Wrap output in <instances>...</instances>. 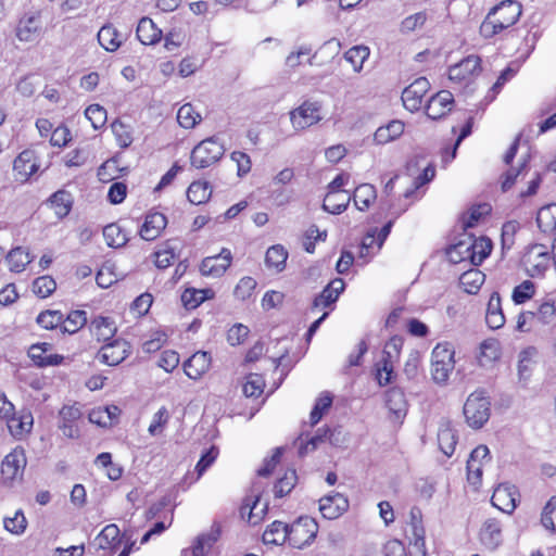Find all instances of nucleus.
<instances>
[{
  "instance_id": "nucleus-35",
  "label": "nucleus",
  "mask_w": 556,
  "mask_h": 556,
  "mask_svg": "<svg viewBox=\"0 0 556 556\" xmlns=\"http://www.w3.org/2000/svg\"><path fill=\"white\" fill-rule=\"evenodd\" d=\"M536 224L544 233H553L556 230V203L547 204L538 211Z\"/></svg>"
},
{
  "instance_id": "nucleus-34",
  "label": "nucleus",
  "mask_w": 556,
  "mask_h": 556,
  "mask_svg": "<svg viewBox=\"0 0 556 556\" xmlns=\"http://www.w3.org/2000/svg\"><path fill=\"white\" fill-rule=\"evenodd\" d=\"M492 242L490 239L480 237L473 239L470 237V264L480 265L491 253Z\"/></svg>"
},
{
  "instance_id": "nucleus-46",
  "label": "nucleus",
  "mask_w": 556,
  "mask_h": 556,
  "mask_svg": "<svg viewBox=\"0 0 556 556\" xmlns=\"http://www.w3.org/2000/svg\"><path fill=\"white\" fill-rule=\"evenodd\" d=\"M447 257L450 262L457 264L464 261L470 262V237L458 241L448 248Z\"/></svg>"
},
{
  "instance_id": "nucleus-30",
  "label": "nucleus",
  "mask_w": 556,
  "mask_h": 556,
  "mask_svg": "<svg viewBox=\"0 0 556 556\" xmlns=\"http://www.w3.org/2000/svg\"><path fill=\"white\" fill-rule=\"evenodd\" d=\"M33 260L34 256L30 255L28 249L23 247L13 248L5 256L9 269L13 273L24 271L26 266L30 264Z\"/></svg>"
},
{
  "instance_id": "nucleus-4",
  "label": "nucleus",
  "mask_w": 556,
  "mask_h": 556,
  "mask_svg": "<svg viewBox=\"0 0 556 556\" xmlns=\"http://www.w3.org/2000/svg\"><path fill=\"white\" fill-rule=\"evenodd\" d=\"M318 532L317 522L311 517H300L296 521L289 526L290 546L303 548L309 545L316 538Z\"/></svg>"
},
{
  "instance_id": "nucleus-29",
  "label": "nucleus",
  "mask_w": 556,
  "mask_h": 556,
  "mask_svg": "<svg viewBox=\"0 0 556 556\" xmlns=\"http://www.w3.org/2000/svg\"><path fill=\"white\" fill-rule=\"evenodd\" d=\"M438 443L440 450L446 455L451 456L457 444V437L452 425L447 420H443L440 424L438 431Z\"/></svg>"
},
{
  "instance_id": "nucleus-32",
  "label": "nucleus",
  "mask_w": 556,
  "mask_h": 556,
  "mask_svg": "<svg viewBox=\"0 0 556 556\" xmlns=\"http://www.w3.org/2000/svg\"><path fill=\"white\" fill-rule=\"evenodd\" d=\"M289 540V526L282 521L271 522L263 533L265 544L281 545Z\"/></svg>"
},
{
  "instance_id": "nucleus-19",
  "label": "nucleus",
  "mask_w": 556,
  "mask_h": 556,
  "mask_svg": "<svg viewBox=\"0 0 556 556\" xmlns=\"http://www.w3.org/2000/svg\"><path fill=\"white\" fill-rule=\"evenodd\" d=\"M25 466V452L23 448L16 447L4 457L1 472L5 479L13 480L23 472Z\"/></svg>"
},
{
  "instance_id": "nucleus-22",
  "label": "nucleus",
  "mask_w": 556,
  "mask_h": 556,
  "mask_svg": "<svg viewBox=\"0 0 556 556\" xmlns=\"http://www.w3.org/2000/svg\"><path fill=\"white\" fill-rule=\"evenodd\" d=\"M51 345L48 343L33 344L29 348L28 355L40 367L55 366L62 363L63 356L48 353Z\"/></svg>"
},
{
  "instance_id": "nucleus-45",
  "label": "nucleus",
  "mask_w": 556,
  "mask_h": 556,
  "mask_svg": "<svg viewBox=\"0 0 556 556\" xmlns=\"http://www.w3.org/2000/svg\"><path fill=\"white\" fill-rule=\"evenodd\" d=\"M87 324L85 311H72L66 318L63 317L62 332L74 334Z\"/></svg>"
},
{
  "instance_id": "nucleus-57",
  "label": "nucleus",
  "mask_w": 556,
  "mask_h": 556,
  "mask_svg": "<svg viewBox=\"0 0 556 556\" xmlns=\"http://www.w3.org/2000/svg\"><path fill=\"white\" fill-rule=\"evenodd\" d=\"M56 283L50 276H41L34 280L33 291L40 298H47L55 290Z\"/></svg>"
},
{
  "instance_id": "nucleus-60",
  "label": "nucleus",
  "mask_w": 556,
  "mask_h": 556,
  "mask_svg": "<svg viewBox=\"0 0 556 556\" xmlns=\"http://www.w3.org/2000/svg\"><path fill=\"white\" fill-rule=\"evenodd\" d=\"M534 294V283L530 280H525L513 290L511 299L516 304H522Z\"/></svg>"
},
{
  "instance_id": "nucleus-9",
  "label": "nucleus",
  "mask_w": 556,
  "mask_h": 556,
  "mask_svg": "<svg viewBox=\"0 0 556 556\" xmlns=\"http://www.w3.org/2000/svg\"><path fill=\"white\" fill-rule=\"evenodd\" d=\"M130 353V345L124 339L105 343L98 352V359L109 366L121 364Z\"/></svg>"
},
{
  "instance_id": "nucleus-20",
  "label": "nucleus",
  "mask_w": 556,
  "mask_h": 556,
  "mask_svg": "<svg viewBox=\"0 0 556 556\" xmlns=\"http://www.w3.org/2000/svg\"><path fill=\"white\" fill-rule=\"evenodd\" d=\"M167 225V218L159 212L149 213L140 228L139 235L146 241H152L160 237Z\"/></svg>"
},
{
  "instance_id": "nucleus-44",
  "label": "nucleus",
  "mask_w": 556,
  "mask_h": 556,
  "mask_svg": "<svg viewBox=\"0 0 556 556\" xmlns=\"http://www.w3.org/2000/svg\"><path fill=\"white\" fill-rule=\"evenodd\" d=\"M287 258L288 252L286 249L280 244H276L267 250L265 264L268 268H275L277 271H281L286 266Z\"/></svg>"
},
{
  "instance_id": "nucleus-16",
  "label": "nucleus",
  "mask_w": 556,
  "mask_h": 556,
  "mask_svg": "<svg viewBox=\"0 0 556 556\" xmlns=\"http://www.w3.org/2000/svg\"><path fill=\"white\" fill-rule=\"evenodd\" d=\"M349 508L348 498L341 493H334L324 496L319 500V510L321 515L329 519H337Z\"/></svg>"
},
{
  "instance_id": "nucleus-54",
  "label": "nucleus",
  "mask_w": 556,
  "mask_h": 556,
  "mask_svg": "<svg viewBox=\"0 0 556 556\" xmlns=\"http://www.w3.org/2000/svg\"><path fill=\"white\" fill-rule=\"evenodd\" d=\"M265 381L258 374H251L248 376L245 383L242 387L243 394L247 397L260 396L263 393Z\"/></svg>"
},
{
  "instance_id": "nucleus-39",
  "label": "nucleus",
  "mask_w": 556,
  "mask_h": 556,
  "mask_svg": "<svg viewBox=\"0 0 556 556\" xmlns=\"http://www.w3.org/2000/svg\"><path fill=\"white\" fill-rule=\"evenodd\" d=\"M219 529H212L208 533L199 535L192 546L193 556H206L219 538Z\"/></svg>"
},
{
  "instance_id": "nucleus-42",
  "label": "nucleus",
  "mask_w": 556,
  "mask_h": 556,
  "mask_svg": "<svg viewBox=\"0 0 556 556\" xmlns=\"http://www.w3.org/2000/svg\"><path fill=\"white\" fill-rule=\"evenodd\" d=\"M212 195V187L207 181H193L188 190L187 197L192 204L205 203Z\"/></svg>"
},
{
  "instance_id": "nucleus-63",
  "label": "nucleus",
  "mask_w": 556,
  "mask_h": 556,
  "mask_svg": "<svg viewBox=\"0 0 556 556\" xmlns=\"http://www.w3.org/2000/svg\"><path fill=\"white\" fill-rule=\"evenodd\" d=\"M455 351L447 343H439L434 346L431 354V362H447L451 365L454 359Z\"/></svg>"
},
{
  "instance_id": "nucleus-14",
  "label": "nucleus",
  "mask_w": 556,
  "mask_h": 556,
  "mask_svg": "<svg viewBox=\"0 0 556 556\" xmlns=\"http://www.w3.org/2000/svg\"><path fill=\"white\" fill-rule=\"evenodd\" d=\"M345 282L341 278L331 280L324 290L314 299L312 311L318 308L332 309L333 304L338 301L340 294L344 291Z\"/></svg>"
},
{
  "instance_id": "nucleus-1",
  "label": "nucleus",
  "mask_w": 556,
  "mask_h": 556,
  "mask_svg": "<svg viewBox=\"0 0 556 556\" xmlns=\"http://www.w3.org/2000/svg\"><path fill=\"white\" fill-rule=\"evenodd\" d=\"M521 4L517 1L505 0L494 7L480 25V34L492 38L502 30L513 26L521 15Z\"/></svg>"
},
{
  "instance_id": "nucleus-11",
  "label": "nucleus",
  "mask_w": 556,
  "mask_h": 556,
  "mask_svg": "<svg viewBox=\"0 0 556 556\" xmlns=\"http://www.w3.org/2000/svg\"><path fill=\"white\" fill-rule=\"evenodd\" d=\"M430 84L426 77L415 79L402 92L403 105L410 112H416L420 109L422 98L429 90Z\"/></svg>"
},
{
  "instance_id": "nucleus-61",
  "label": "nucleus",
  "mask_w": 556,
  "mask_h": 556,
  "mask_svg": "<svg viewBox=\"0 0 556 556\" xmlns=\"http://www.w3.org/2000/svg\"><path fill=\"white\" fill-rule=\"evenodd\" d=\"M111 128L121 148H127L131 144L132 137L125 124L119 121H114L111 125Z\"/></svg>"
},
{
  "instance_id": "nucleus-5",
  "label": "nucleus",
  "mask_w": 556,
  "mask_h": 556,
  "mask_svg": "<svg viewBox=\"0 0 556 556\" xmlns=\"http://www.w3.org/2000/svg\"><path fill=\"white\" fill-rule=\"evenodd\" d=\"M403 346V338L393 336L384 345L383 357L381 361L382 367L378 368L379 384L386 386L391 381V374L393 371V364L399 359Z\"/></svg>"
},
{
  "instance_id": "nucleus-25",
  "label": "nucleus",
  "mask_w": 556,
  "mask_h": 556,
  "mask_svg": "<svg viewBox=\"0 0 556 556\" xmlns=\"http://www.w3.org/2000/svg\"><path fill=\"white\" fill-rule=\"evenodd\" d=\"M179 242L176 239H169L163 242L157 251L154 252L155 266L160 269L169 267L174 260L178 257Z\"/></svg>"
},
{
  "instance_id": "nucleus-56",
  "label": "nucleus",
  "mask_w": 556,
  "mask_h": 556,
  "mask_svg": "<svg viewBox=\"0 0 556 556\" xmlns=\"http://www.w3.org/2000/svg\"><path fill=\"white\" fill-rule=\"evenodd\" d=\"M85 116L94 129L102 128L106 123V110L99 104H91L85 110Z\"/></svg>"
},
{
  "instance_id": "nucleus-17",
  "label": "nucleus",
  "mask_w": 556,
  "mask_h": 556,
  "mask_svg": "<svg viewBox=\"0 0 556 556\" xmlns=\"http://www.w3.org/2000/svg\"><path fill=\"white\" fill-rule=\"evenodd\" d=\"M481 71V59L478 55H468L448 71L451 80L462 81L479 74Z\"/></svg>"
},
{
  "instance_id": "nucleus-10",
  "label": "nucleus",
  "mask_w": 556,
  "mask_h": 556,
  "mask_svg": "<svg viewBox=\"0 0 556 556\" xmlns=\"http://www.w3.org/2000/svg\"><path fill=\"white\" fill-rule=\"evenodd\" d=\"M519 498L518 489L514 484H498L491 497L492 505L503 513L511 514L517 507Z\"/></svg>"
},
{
  "instance_id": "nucleus-24",
  "label": "nucleus",
  "mask_w": 556,
  "mask_h": 556,
  "mask_svg": "<svg viewBox=\"0 0 556 556\" xmlns=\"http://www.w3.org/2000/svg\"><path fill=\"white\" fill-rule=\"evenodd\" d=\"M480 540L489 549H495L502 543L500 521L494 518L485 520L480 531Z\"/></svg>"
},
{
  "instance_id": "nucleus-7",
  "label": "nucleus",
  "mask_w": 556,
  "mask_h": 556,
  "mask_svg": "<svg viewBox=\"0 0 556 556\" xmlns=\"http://www.w3.org/2000/svg\"><path fill=\"white\" fill-rule=\"evenodd\" d=\"M42 33V20L39 12L23 15L15 28V36L22 42H35Z\"/></svg>"
},
{
  "instance_id": "nucleus-59",
  "label": "nucleus",
  "mask_w": 556,
  "mask_h": 556,
  "mask_svg": "<svg viewBox=\"0 0 556 556\" xmlns=\"http://www.w3.org/2000/svg\"><path fill=\"white\" fill-rule=\"evenodd\" d=\"M455 367V362H452L451 365L445 364V362H431V376L432 379L437 383H445L450 377V374L453 371Z\"/></svg>"
},
{
  "instance_id": "nucleus-43",
  "label": "nucleus",
  "mask_w": 556,
  "mask_h": 556,
  "mask_svg": "<svg viewBox=\"0 0 556 556\" xmlns=\"http://www.w3.org/2000/svg\"><path fill=\"white\" fill-rule=\"evenodd\" d=\"M119 529L116 525H108L96 538L99 548L114 549L119 544Z\"/></svg>"
},
{
  "instance_id": "nucleus-26",
  "label": "nucleus",
  "mask_w": 556,
  "mask_h": 556,
  "mask_svg": "<svg viewBox=\"0 0 556 556\" xmlns=\"http://www.w3.org/2000/svg\"><path fill=\"white\" fill-rule=\"evenodd\" d=\"M90 331L98 341L106 342L114 338L117 328L111 318L98 316L91 320Z\"/></svg>"
},
{
  "instance_id": "nucleus-12",
  "label": "nucleus",
  "mask_w": 556,
  "mask_h": 556,
  "mask_svg": "<svg viewBox=\"0 0 556 556\" xmlns=\"http://www.w3.org/2000/svg\"><path fill=\"white\" fill-rule=\"evenodd\" d=\"M232 255L229 249L223 248L220 253L213 256L205 257L201 265L200 271L203 276L220 277L230 266Z\"/></svg>"
},
{
  "instance_id": "nucleus-27",
  "label": "nucleus",
  "mask_w": 556,
  "mask_h": 556,
  "mask_svg": "<svg viewBox=\"0 0 556 556\" xmlns=\"http://www.w3.org/2000/svg\"><path fill=\"white\" fill-rule=\"evenodd\" d=\"M137 38L143 45H154L162 38V30L149 17H142L137 26Z\"/></svg>"
},
{
  "instance_id": "nucleus-21",
  "label": "nucleus",
  "mask_w": 556,
  "mask_h": 556,
  "mask_svg": "<svg viewBox=\"0 0 556 556\" xmlns=\"http://www.w3.org/2000/svg\"><path fill=\"white\" fill-rule=\"evenodd\" d=\"M211 366V356L206 352L199 351L194 353L184 364V370L190 379H199Z\"/></svg>"
},
{
  "instance_id": "nucleus-62",
  "label": "nucleus",
  "mask_w": 556,
  "mask_h": 556,
  "mask_svg": "<svg viewBox=\"0 0 556 556\" xmlns=\"http://www.w3.org/2000/svg\"><path fill=\"white\" fill-rule=\"evenodd\" d=\"M169 414L166 407L162 406L154 415L152 422L149 426V433L151 435L161 434L165 425L168 422Z\"/></svg>"
},
{
  "instance_id": "nucleus-37",
  "label": "nucleus",
  "mask_w": 556,
  "mask_h": 556,
  "mask_svg": "<svg viewBox=\"0 0 556 556\" xmlns=\"http://www.w3.org/2000/svg\"><path fill=\"white\" fill-rule=\"evenodd\" d=\"M403 131L404 124L401 121H392L387 126H381L376 130L374 140L378 144H386L399 138Z\"/></svg>"
},
{
  "instance_id": "nucleus-53",
  "label": "nucleus",
  "mask_w": 556,
  "mask_h": 556,
  "mask_svg": "<svg viewBox=\"0 0 556 556\" xmlns=\"http://www.w3.org/2000/svg\"><path fill=\"white\" fill-rule=\"evenodd\" d=\"M555 317V302L552 299H543L534 312V318H538L542 324H551Z\"/></svg>"
},
{
  "instance_id": "nucleus-64",
  "label": "nucleus",
  "mask_w": 556,
  "mask_h": 556,
  "mask_svg": "<svg viewBox=\"0 0 556 556\" xmlns=\"http://www.w3.org/2000/svg\"><path fill=\"white\" fill-rule=\"evenodd\" d=\"M256 287V281L252 277H243L235 288L233 294L237 299L244 301L249 299Z\"/></svg>"
},
{
  "instance_id": "nucleus-33",
  "label": "nucleus",
  "mask_w": 556,
  "mask_h": 556,
  "mask_svg": "<svg viewBox=\"0 0 556 556\" xmlns=\"http://www.w3.org/2000/svg\"><path fill=\"white\" fill-rule=\"evenodd\" d=\"M33 422L34 418L29 412L22 413L18 416L14 413L7 419L8 428L15 438H22L24 434L30 432Z\"/></svg>"
},
{
  "instance_id": "nucleus-13",
  "label": "nucleus",
  "mask_w": 556,
  "mask_h": 556,
  "mask_svg": "<svg viewBox=\"0 0 556 556\" xmlns=\"http://www.w3.org/2000/svg\"><path fill=\"white\" fill-rule=\"evenodd\" d=\"M350 176L348 174H339L329 184V192L324 199L323 208L331 214H341L348 207L351 200L350 195H345V200L341 204H331V202L341 195L340 188L345 186L349 181Z\"/></svg>"
},
{
  "instance_id": "nucleus-18",
  "label": "nucleus",
  "mask_w": 556,
  "mask_h": 556,
  "mask_svg": "<svg viewBox=\"0 0 556 556\" xmlns=\"http://www.w3.org/2000/svg\"><path fill=\"white\" fill-rule=\"evenodd\" d=\"M38 164L36 162L35 152L33 150H24L21 152L13 162V170L15 179L25 182L28 178L36 173Z\"/></svg>"
},
{
  "instance_id": "nucleus-47",
  "label": "nucleus",
  "mask_w": 556,
  "mask_h": 556,
  "mask_svg": "<svg viewBox=\"0 0 556 556\" xmlns=\"http://www.w3.org/2000/svg\"><path fill=\"white\" fill-rule=\"evenodd\" d=\"M460 283L467 293H476L484 282V274L479 269L465 271L460 278Z\"/></svg>"
},
{
  "instance_id": "nucleus-36",
  "label": "nucleus",
  "mask_w": 556,
  "mask_h": 556,
  "mask_svg": "<svg viewBox=\"0 0 556 556\" xmlns=\"http://www.w3.org/2000/svg\"><path fill=\"white\" fill-rule=\"evenodd\" d=\"M49 202L51 207L54 210L55 215L59 218H63L67 216L72 210L73 197L68 191L62 189L54 192L50 197Z\"/></svg>"
},
{
  "instance_id": "nucleus-31",
  "label": "nucleus",
  "mask_w": 556,
  "mask_h": 556,
  "mask_svg": "<svg viewBox=\"0 0 556 556\" xmlns=\"http://www.w3.org/2000/svg\"><path fill=\"white\" fill-rule=\"evenodd\" d=\"M501 356L500 341L494 338H489L482 341L479 345V353L477 355L480 366H488L497 361Z\"/></svg>"
},
{
  "instance_id": "nucleus-52",
  "label": "nucleus",
  "mask_w": 556,
  "mask_h": 556,
  "mask_svg": "<svg viewBox=\"0 0 556 556\" xmlns=\"http://www.w3.org/2000/svg\"><path fill=\"white\" fill-rule=\"evenodd\" d=\"M208 293H212L211 290H197V289H186L181 294V302L186 308H195L198 307L205 299H207Z\"/></svg>"
},
{
  "instance_id": "nucleus-8",
  "label": "nucleus",
  "mask_w": 556,
  "mask_h": 556,
  "mask_svg": "<svg viewBox=\"0 0 556 556\" xmlns=\"http://www.w3.org/2000/svg\"><path fill=\"white\" fill-rule=\"evenodd\" d=\"M527 271L531 277L543 276L551 266V256L543 244H534L525 254Z\"/></svg>"
},
{
  "instance_id": "nucleus-58",
  "label": "nucleus",
  "mask_w": 556,
  "mask_h": 556,
  "mask_svg": "<svg viewBox=\"0 0 556 556\" xmlns=\"http://www.w3.org/2000/svg\"><path fill=\"white\" fill-rule=\"evenodd\" d=\"M4 528L13 534H22L27 527V520L22 510H16L13 517L4 518Z\"/></svg>"
},
{
  "instance_id": "nucleus-38",
  "label": "nucleus",
  "mask_w": 556,
  "mask_h": 556,
  "mask_svg": "<svg viewBox=\"0 0 556 556\" xmlns=\"http://www.w3.org/2000/svg\"><path fill=\"white\" fill-rule=\"evenodd\" d=\"M386 404L391 413L397 418L406 414L407 403L403 391L399 388H391L387 392Z\"/></svg>"
},
{
  "instance_id": "nucleus-50",
  "label": "nucleus",
  "mask_w": 556,
  "mask_h": 556,
  "mask_svg": "<svg viewBox=\"0 0 556 556\" xmlns=\"http://www.w3.org/2000/svg\"><path fill=\"white\" fill-rule=\"evenodd\" d=\"M201 121V115L195 112L190 103L181 105L177 112V122L186 129L193 128Z\"/></svg>"
},
{
  "instance_id": "nucleus-6",
  "label": "nucleus",
  "mask_w": 556,
  "mask_h": 556,
  "mask_svg": "<svg viewBox=\"0 0 556 556\" xmlns=\"http://www.w3.org/2000/svg\"><path fill=\"white\" fill-rule=\"evenodd\" d=\"M321 105L318 102L304 101L299 108L290 112V121L295 130H303L320 119Z\"/></svg>"
},
{
  "instance_id": "nucleus-15",
  "label": "nucleus",
  "mask_w": 556,
  "mask_h": 556,
  "mask_svg": "<svg viewBox=\"0 0 556 556\" xmlns=\"http://www.w3.org/2000/svg\"><path fill=\"white\" fill-rule=\"evenodd\" d=\"M454 97L448 90H441L432 96L427 105L426 114L431 119H439L452 111Z\"/></svg>"
},
{
  "instance_id": "nucleus-49",
  "label": "nucleus",
  "mask_w": 556,
  "mask_h": 556,
  "mask_svg": "<svg viewBox=\"0 0 556 556\" xmlns=\"http://www.w3.org/2000/svg\"><path fill=\"white\" fill-rule=\"evenodd\" d=\"M298 476L294 469H289L285 472L283 477L279 478L274 485V493L276 497H283L289 494L295 486Z\"/></svg>"
},
{
  "instance_id": "nucleus-28",
  "label": "nucleus",
  "mask_w": 556,
  "mask_h": 556,
  "mask_svg": "<svg viewBox=\"0 0 556 556\" xmlns=\"http://www.w3.org/2000/svg\"><path fill=\"white\" fill-rule=\"evenodd\" d=\"M97 37L100 46L109 52L116 51L124 40V36L111 24L102 26Z\"/></svg>"
},
{
  "instance_id": "nucleus-40",
  "label": "nucleus",
  "mask_w": 556,
  "mask_h": 556,
  "mask_svg": "<svg viewBox=\"0 0 556 556\" xmlns=\"http://www.w3.org/2000/svg\"><path fill=\"white\" fill-rule=\"evenodd\" d=\"M103 237L106 244L115 249L124 247L128 241L126 231L116 223L103 228Z\"/></svg>"
},
{
  "instance_id": "nucleus-55",
  "label": "nucleus",
  "mask_w": 556,
  "mask_h": 556,
  "mask_svg": "<svg viewBox=\"0 0 556 556\" xmlns=\"http://www.w3.org/2000/svg\"><path fill=\"white\" fill-rule=\"evenodd\" d=\"M37 323L45 329H62L63 314L60 311H46L38 315Z\"/></svg>"
},
{
  "instance_id": "nucleus-3",
  "label": "nucleus",
  "mask_w": 556,
  "mask_h": 556,
  "mask_svg": "<svg viewBox=\"0 0 556 556\" xmlns=\"http://www.w3.org/2000/svg\"><path fill=\"white\" fill-rule=\"evenodd\" d=\"M224 153L225 148L216 138H206L192 149L191 166L198 169L210 167L218 162Z\"/></svg>"
},
{
  "instance_id": "nucleus-41",
  "label": "nucleus",
  "mask_w": 556,
  "mask_h": 556,
  "mask_svg": "<svg viewBox=\"0 0 556 556\" xmlns=\"http://www.w3.org/2000/svg\"><path fill=\"white\" fill-rule=\"evenodd\" d=\"M376 197V188L372 185L362 184L355 189L353 200L359 211H365L375 201Z\"/></svg>"
},
{
  "instance_id": "nucleus-23",
  "label": "nucleus",
  "mask_w": 556,
  "mask_h": 556,
  "mask_svg": "<svg viewBox=\"0 0 556 556\" xmlns=\"http://www.w3.org/2000/svg\"><path fill=\"white\" fill-rule=\"evenodd\" d=\"M485 323L488 327L493 330L502 328L505 324V315L502 308L501 296L497 292H493L489 299L485 312Z\"/></svg>"
},
{
  "instance_id": "nucleus-2",
  "label": "nucleus",
  "mask_w": 556,
  "mask_h": 556,
  "mask_svg": "<svg viewBox=\"0 0 556 556\" xmlns=\"http://www.w3.org/2000/svg\"><path fill=\"white\" fill-rule=\"evenodd\" d=\"M491 403L485 392H472L464 404V416L469 427L480 429L490 418Z\"/></svg>"
},
{
  "instance_id": "nucleus-51",
  "label": "nucleus",
  "mask_w": 556,
  "mask_h": 556,
  "mask_svg": "<svg viewBox=\"0 0 556 556\" xmlns=\"http://www.w3.org/2000/svg\"><path fill=\"white\" fill-rule=\"evenodd\" d=\"M331 404L332 396L328 392H324L317 397L309 415L311 426H315L316 424L319 422L325 412H327L330 408Z\"/></svg>"
},
{
  "instance_id": "nucleus-48",
  "label": "nucleus",
  "mask_w": 556,
  "mask_h": 556,
  "mask_svg": "<svg viewBox=\"0 0 556 556\" xmlns=\"http://www.w3.org/2000/svg\"><path fill=\"white\" fill-rule=\"evenodd\" d=\"M369 53H370V51H369L368 47L355 46V47H352L351 49H349L344 53V59L349 63H351L353 66V70L358 73L362 71L363 64L368 59Z\"/></svg>"
}]
</instances>
